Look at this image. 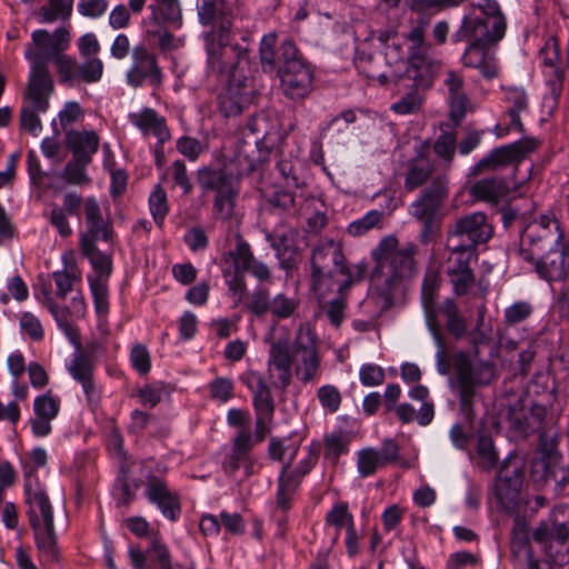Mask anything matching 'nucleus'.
Wrapping results in <instances>:
<instances>
[{
	"label": "nucleus",
	"mask_w": 569,
	"mask_h": 569,
	"mask_svg": "<svg viewBox=\"0 0 569 569\" xmlns=\"http://www.w3.org/2000/svg\"><path fill=\"white\" fill-rule=\"evenodd\" d=\"M83 211L87 232L82 233L81 237L90 238L92 243L98 239L103 241L111 240L112 226L110 221L103 219L100 206L93 197H89L84 200Z\"/></svg>",
	"instance_id": "nucleus-25"
},
{
	"label": "nucleus",
	"mask_w": 569,
	"mask_h": 569,
	"mask_svg": "<svg viewBox=\"0 0 569 569\" xmlns=\"http://www.w3.org/2000/svg\"><path fill=\"white\" fill-rule=\"evenodd\" d=\"M467 0H407L408 8L416 13L440 12L456 8Z\"/></svg>",
	"instance_id": "nucleus-54"
},
{
	"label": "nucleus",
	"mask_w": 569,
	"mask_h": 569,
	"mask_svg": "<svg viewBox=\"0 0 569 569\" xmlns=\"http://www.w3.org/2000/svg\"><path fill=\"white\" fill-rule=\"evenodd\" d=\"M378 39L385 44V56L389 64L405 61L406 52L396 33L385 31L379 34Z\"/></svg>",
	"instance_id": "nucleus-55"
},
{
	"label": "nucleus",
	"mask_w": 569,
	"mask_h": 569,
	"mask_svg": "<svg viewBox=\"0 0 569 569\" xmlns=\"http://www.w3.org/2000/svg\"><path fill=\"white\" fill-rule=\"evenodd\" d=\"M269 372L276 373L277 388L286 390L292 379V366L297 379L303 383L318 380L321 375V359L317 345V336L308 323H301L291 343L277 341L269 350Z\"/></svg>",
	"instance_id": "nucleus-2"
},
{
	"label": "nucleus",
	"mask_w": 569,
	"mask_h": 569,
	"mask_svg": "<svg viewBox=\"0 0 569 569\" xmlns=\"http://www.w3.org/2000/svg\"><path fill=\"white\" fill-rule=\"evenodd\" d=\"M252 446V436L248 435L247 431L236 435L232 440L231 452L222 461V468L228 476H233L243 461L248 460V453Z\"/></svg>",
	"instance_id": "nucleus-33"
},
{
	"label": "nucleus",
	"mask_w": 569,
	"mask_h": 569,
	"mask_svg": "<svg viewBox=\"0 0 569 569\" xmlns=\"http://www.w3.org/2000/svg\"><path fill=\"white\" fill-rule=\"evenodd\" d=\"M198 17L202 26H211L216 31H220L223 20L232 24L226 0H202L198 6Z\"/></svg>",
	"instance_id": "nucleus-37"
},
{
	"label": "nucleus",
	"mask_w": 569,
	"mask_h": 569,
	"mask_svg": "<svg viewBox=\"0 0 569 569\" xmlns=\"http://www.w3.org/2000/svg\"><path fill=\"white\" fill-rule=\"evenodd\" d=\"M443 84L448 91L451 119L459 122L463 119L468 104L463 77L455 70H446Z\"/></svg>",
	"instance_id": "nucleus-26"
},
{
	"label": "nucleus",
	"mask_w": 569,
	"mask_h": 569,
	"mask_svg": "<svg viewBox=\"0 0 569 569\" xmlns=\"http://www.w3.org/2000/svg\"><path fill=\"white\" fill-rule=\"evenodd\" d=\"M317 397L321 407L330 413L337 412L341 406L342 397L336 386L325 385L320 387Z\"/></svg>",
	"instance_id": "nucleus-59"
},
{
	"label": "nucleus",
	"mask_w": 569,
	"mask_h": 569,
	"mask_svg": "<svg viewBox=\"0 0 569 569\" xmlns=\"http://www.w3.org/2000/svg\"><path fill=\"white\" fill-rule=\"evenodd\" d=\"M59 80L63 84L73 86L77 82H98L103 73V63L100 59H86L78 62L70 56L59 54L54 59Z\"/></svg>",
	"instance_id": "nucleus-19"
},
{
	"label": "nucleus",
	"mask_w": 569,
	"mask_h": 569,
	"mask_svg": "<svg viewBox=\"0 0 569 569\" xmlns=\"http://www.w3.org/2000/svg\"><path fill=\"white\" fill-rule=\"evenodd\" d=\"M348 290L349 289H346L341 292L339 289V282H337L338 297L331 299L321 307L330 323L335 327H339L345 319Z\"/></svg>",
	"instance_id": "nucleus-52"
},
{
	"label": "nucleus",
	"mask_w": 569,
	"mask_h": 569,
	"mask_svg": "<svg viewBox=\"0 0 569 569\" xmlns=\"http://www.w3.org/2000/svg\"><path fill=\"white\" fill-rule=\"evenodd\" d=\"M34 413L49 420H53L59 412L60 401L50 395H42L34 399Z\"/></svg>",
	"instance_id": "nucleus-63"
},
{
	"label": "nucleus",
	"mask_w": 569,
	"mask_h": 569,
	"mask_svg": "<svg viewBox=\"0 0 569 569\" xmlns=\"http://www.w3.org/2000/svg\"><path fill=\"white\" fill-rule=\"evenodd\" d=\"M144 496L171 522L177 521L180 517V496L177 491L169 488L161 475L148 473L146 476Z\"/></svg>",
	"instance_id": "nucleus-20"
},
{
	"label": "nucleus",
	"mask_w": 569,
	"mask_h": 569,
	"mask_svg": "<svg viewBox=\"0 0 569 569\" xmlns=\"http://www.w3.org/2000/svg\"><path fill=\"white\" fill-rule=\"evenodd\" d=\"M150 212L158 226H161L164 217L168 213V201L167 193L160 187L157 186L149 197Z\"/></svg>",
	"instance_id": "nucleus-58"
},
{
	"label": "nucleus",
	"mask_w": 569,
	"mask_h": 569,
	"mask_svg": "<svg viewBox=\"0 0 569 569\" xmlns=\"http://www.w3.org/2000/svg\"><path fill=\"white\" fill-rule=\"evenodd\" d=\"M512 551L517 555L522 553L528 569H552L549 562L540 563L533 558L531 547L528 541L527 523L520 518L515 519L512 529Z\"/></svg>",
	"instance_id": "nucleus-32"
},
{
	"label": "nucleus",
	"mask_w": 569,
	"mask_h": 569,
	"mask_svg": "<svg viewBox=\"0 0 569 569\" xmlns=\"http://www.w3.org/2000/svg\"><path fill=\"white\" fill-rule=\"evenodd\" d=\"M523 483V462L517 458L507 459L496 478L495 495L502 508L515 512L520 503V490Z\"/></svg>",
	"instance_id": "nucleus-13"
},
{
	"label": "nucleus",
	"mask_w": 569,
	"mask_h": 569,
	"mask_svg": "<svg viewBox=\"0 0 569 569\" xmlns=\"http://www.w3.org/2000/svg\"><path fill=\"white\" fill-rule=\"evenodd\" d=\"M250 77L232 72L226 89L219 94V110L224 117L239 116L252 102L253 87Z\"/></svg>",
	"instance_id": "nucleus-18"
},
{
	"label": "nucleus",
	"mask_w": 569,
	"mask_h": 569,
	"mask_svg": "<svg viewBox=\"0 0 569 569\" xmlns=\"http://www.w3.org/2000/svg\"><path fill=\"white\" fill-rule=\"evenodd\" d=\"M509 191V187L501 178H485L470 187V194L477 200L498 202Z\"/></svg>",
	"instance_id": "nucleus-40"
},
{
	"label": "nucleus",
	"mask_w": 569,
	"mask_h": 569,
	"mask_svg": "<svg viewBox=\"0 0 569 569\" xmlns=\"http://www.w3.org/2000/svg\"><path fill=\"white\" fill-rule=\"evenodd\" d=\"M69 372L81 383L88 401L97 402L98 393L92 381V362L89 356L82 351L76 353L69 366Z\"/></svg>",
	"instance_id": "nucleus-29"
},
{
	"label": "nucleus",
	"mask_w": 569,
	"mask_h": 569,
	"mask_svg": "<svg viewBox=\"0 0 569 569\" xmlns=\"http://www.w3.org/2000/svg\"><path fill=\"white\" fill-rule=\"evenodd\" d=\"M280 89L291 100L307 98L313 89V71L307 62H291L288 67H278Z\"/></svg>",
	"instance_id": "nucleus-22"
},
{
	"label": "nucleus",
	"mask_w": 569,
	"mask_h": 569,
	"mask_svg": "<svg viewBox=\"0 0 569 569\" xmlns=\"http://www.w3.org/2000/svg\"><path fill=\"white\" fill-rule=\"evenodd\" d=\"M232 163L201 167L197 171V182L204 191H213L212 212L216 219L229 220L234 213L240 192V178L231 168Z\"/></svg>",
	"instance_id": "nucleus-5"
},
{
	"label": "nucleus",
	"mask_w": 569,
	"mask_h": 569,
	"mask_svg": "<svg viewBox=\"0 0 569 569\" xmlns=\"http://www.w3.org/2000/svg\"><path fill=\"white\" fill-rule=\"evenodd\" d=\"M538 143V140L531 138L495 148L471 168L470 176L477 177L483 172L517 166L528 153L537 149Z\"/></svg>",
	"instance_id": "nucleus-14"
},
{
	"label": "nucleus",
	"mask_w": 569,
	"mask_h": 569,
	"mask_svg": "<svg viewBox=\"0 0 569 569\" xmlns=\"http://www.w3.org/2000/svg\"><path fill=\"white\" fill-rule=\"evenodd\" d=\"M253 153L254 150L252 144L248 143L247 141H241L238 143L231 162L236 163L237 170L234 172L239 174V178L243 173H249L254 169L256 158Z\"/></svg>",
	"instance_id": "nucleus-53"
},
{
	"label": "nucleus",
	"mask_w": 569,
	"mask_h": 569,
	"mask_svg": "<svg viewBox=\"0 0 569 569\" xmlns=\"http://www.w3.org/2000/svg\"><path fill=\"white\" fill-rule=\"evenodd\" d=\"M129 120L141 130L143 134L152 133L158 139L159 144H163L171 138L164 118L160 117L151 108H143L139 112L130 113Z\"/></svg>",
	"instance_id": "nucleus-27"
},
{
	"label": "nucleus",
	"mask_w": 569,
	"mask_h": 569,
	"mask_svg": "<svg viewBox=\"0 0 569 569\" xmlns=\"http://www.w3.org/2000/svg\"><path fill=\"white\" fill-rule=\"evenodd\" d=\"M481 17L466 16L458 28V37L470 34L477 40L503 39L507 18L498 0H480L473 6Z\"/></svg>",
	"instance_id": "nucleus-11"
},
{
	"label": "nucleus",
	"mask_w": 569,
	"mask_h": 569,
	"mask_svg": "<svg viewBox=\"0 0 569 569\" xmlns=\"http://www.w3.org/2000/svg\"><path fill=\"white\" fill-rule=\"evenodd\" d=\"M457 36H459L458 29L451 36L453 43L469 42L461 58L463 66L478 69L487 79L495 78L498 72L497 66L493 58L489 57L487 48L496 46L501 39L477 40L470 34Z\"/></svg>",
	"instance_id": "nucleus-17"
},
{
	"label": "nucleus",
	"mask_w": 569,
	"mask_h": 569,
	"mask_svg": "<svg viewBox=\"0 0 569 569\" xmlns=\"http://www.w3.org/2000/svg\"><path fill=\"white\" fill-rule=\"evenodd\" d=\"M456 142L455 133L442 132L435 141L433 151L439 158L450 164L456 152Z\"/></svg>",
	"instance_id": "nucleus-62"
},
{
	"label": "nucleus",
	"mask_w": 569,
	"mask_h": 569,
	"mask_svg": "<svg viewBox=\"0 0 569 569\" xmlns=\"http://www.w3.org/2000/svg\"><path fill=\"white\" fill-rule=\"evenodd\" d=\"M80 249L84 257H87L96 272L94 277L88 279H99L101 281H108L112 272V259L111 256L101 252L97 249L96 243H92L90 238H80Z\"/></svg>",
	"instance_id": "nucleus-31"
},
{
	"label": "nucleus",
	"mask_w": 569,
	"mask_h": 569,
	"mask_svg": "<svg viewBox=\"0 0 569 569\" xmlns=\"http://www.w3.org/2000/svg\"><path fill=\"white\" fill-rule=\"evenodd\" d=\"M47 308L54 318L59 329L63 331V333L72 345L79 348V333L78 330L72 325V318H74V315L72 313L70 308L67 306L61 307L56 301L50 302V306H48Z\"/></svg>",
	"instance_id": "nucleus-44"
},
{
	"label": "nucleus",
	"mask_w": 569,
	"mask_h": 569,
	"mask_svg": "<svg viewBox=\"0 0 569 569\" xmlns=\"http://www.w3.org/2000/svg\"><path fill=\"white\" fill-rule=\"evenodd\" d=\"M277 43V34L274 32H270L262 37L260 41L259 54L260 61L262 64V69L264 71H273L278 70V53L274 51V46Z\"/></svg>",
	"instance_id": "nucleus-51"
},
{
	"label": "nucleus",
	"mask_w": 569,
	"mask_h": 569,
	"mask_svg": "<svg viewBox=\"0 0 569 569\" xmlns=\"http://www.w3.org/2000/svg\"><path fill=\"white\" fill-rule=\"evenodd\" d=\"M73 0H49L48 6L40 8L41 22L50 23L56 20H66L72 12Z\"/></svg>",
	"instance_id": "nucleus-48"
},
{
	"label": "nucleus",
	"mask_w": 569,
	"mask_h": 569,
	"mask_svg": "<svg viewBox=\"0 0 569 569\" xmlns=\"http://www.w3.org/2000/svg\"><path fill=\"white\" fill-rule=\"evenodd\" d=\"M33 532L41 559L46 562H56L59 558V549L54 526H41L34 528Z\"/></svg>",
	"instance_id": "nucleus-43"
},
{
	"label": "nucleus",
	"mask_w": 569,
	"mask_h": 569,
	"mask_svg": "<svg viewBox=\"0 0 569 569\" xmlns=\"http://www.w3.org/2000/svg\"><path fill=\"white\" fill-rule=\"evenodd\" d=\"M477 465L482 470L493 469L498 463V452L493 440L488 436H479L477 441Z\"/></svg>",
	"instance_id": "nucleus-49"
},
{
	"label": "nucleus",
	"mask_w": 569,
	"mask_h": 569,
	"mask_svg": "<svg viewBox=\"0 0 569 569\" xmlns=\"http://www.w3.org/2000/svg\"><path fill=\"white\" fill-rule=\"evenodd\" d=\"M242 382L252 392L254 411H274L270 388L259 372H246L242 376Z\"/></svg>",
	"instance_id": "nucleus-30"
},
{
	"label": "nucleus",
	"mask_w": 569,
	"mask_h": 569,
	"mask_svg": "<svg viewBox=\"0 0 569 569\" xmlns=\"http://www.w3.org/2000/svg\"><path fill=\"white\" fill-rule=\"evenodd\" d=\"M535 270L548 282H565L569 278V244L563 242L536 256Z\"/></svg>",
	"instance_id": "nucleus-23"
},
{
	"label": "nucleus",
	"mask_w": 569,
	"mask_h": 569,
	"mask_svg": "<svg viewBox=\"0 0 569 569\" xmlns=\"http://www.w3.org/2000/svg\"><path fill=\"white\" fill-rule=\"evenodd\" d=\"M302 478L303 477L300 476L299 472L290 469V462L283 466L278 478L277 506L279 508L282 510H288L290 508L291 499L297 492Z\"/></svg>",
	"instance_id": "nucleus-35"
},
{
	"label": "nucleus",
	"mask_w": 569,
	"mask_h": 569,
	"mask_svg": "<svg viewBox=\"0 0 569 569\" xmlns=\"http://www.w3.org/2000/svg\"><path fill=\"white\" fill-rule=\"evenodd\" d=\"M408 73V79L413 81V90L405 94L399 101L391 106V110L399 114H409L416 112L421 106V96L419 94L422 88H417L416 81Z\"/></svg>",
	"instance_id": "nucleus-56"
},
{
	"label": "nucleus",
	"mask_w": 569,
	"mask_h": 569,
	"mask_svg": "<svg viewBox=\"0 0 569 569\" xmlns=\"http://www.w3.org/2000/svg\"><path fill=\"white\" fill-rule=\"evenodd\" d=\"M148 34L157 38V46L161 52H171L181 48L184 43L182 38L174 37L171 32L162 27L149 30Z\"/></svg>",
	"instance_id": "nucleus-60"
},
{
	"label": "nucleus",
	"mask_w": 569,
	"mask_h": 569,
	"mask_svg": "<svg viewBox=\"0 0 569 569\" xmlns=\"http://www.w3.org/2000/svg\"><path fill=\"white\" fill-rule=\"evenodd\" d=\"M350 439L343 431H335L323 437L325 458L337 462L339 457L348 451Z\"/></svg>",
	"instance_id": "nucleus-45"
},
{
	"label": "nucleus",
	"mask_w": 569,
	"mask_h": 569,
	"mask_svg": "<svg viewBox=\"0 0 569 569\" xmlns=\"http://www.w3.org/2000/svg\"><path fill=\"white\" fill-rule=\"evenodd\" d=\"M428 329L437 347V370L446 376L452 368L455 378L451 388L459 400V411L465 421L472 425L476 417L475 405L480 397V389L496 380V367L490 361H473L466 351H458L449 357L441 325L433 323Z\"/></svg>",
	"instance_id": "nucleus-1"
},
{
	"label": "nucleus",
	"mask_w": 569,
	"mask_h": 569,
	"mask_svg": "<svg viewBox=\"0 0 569 569\" xmlns=\"http://www.w3.org/2000/svg\"><path fill=\"white\" fill-rule=\"evenodd\" d=\"M91 162L72 157V159L66 164L61 178L64 179L69 184L87 186L90 183V178L87 174V167Z\"/></svg>",
	"instance_id": "nucleus-47"
},
{
	"label": "nucleus",
	"mask_w": 569,
	"mask_h": 569,
	"mask_svg": "<svg viewBox=\"0 0 569 569\" xmlns=\"http://www.w3.org/2000/svg\"><path fill=\"white\" fill-rule=\"evenodd\" d=\"M566 242L560 222L552 214H542L528 223L520 232L519 244L509 247V252L533 262L536 256Z\"/></svg>",
	"instance_id": "nucleus-7"
},
{
	"label": "nucleus",
	"mask_w": 569,
	"mask_h": 569,
	"mask_svg": "<svg viewBox=\"0 0 569 569\" xmlns=\"http://www.w3.org/2000/svg\"><path fill=\"white\" fill-rule=\"evenodd\" d=\"M493 227L487 214L471 212L456 219L448 228L447 247L453 254H475L479 244L488 242Z\"/></svg>",
	"instance_id": "nucleus-9"
},
{
	"label": "nucleus",
	"mask_w": 569,
	"mask_h": 569,
	"mask_svg": "<svg viewBox=\"0 0 569 569\" xmlns=\"http://www.w3.org/2000/svg\"><path fill=\"white\" fill-rule=\"evenodd\" d=\"M232 24L223 20L220 31L210 30L204 34L207 61L211 72L216 74L232 72L242 73L247 64V49L239 46H229V33Z\"/></svg>",
	"instance_id": "nucleus-8"
},
{
	"label": "nucleus",
	"mask_w": 569,
	"mask_h": 569,
	"mask_svg": "<svg viewBox=\"0 0 569 569\" xmlns=\"http://www.w3.org/2000/svg\"><path fill=\"white\" fill-rule=\"evenodd\" d=\"M381 220V212L378 210L369 211L365 217L351 222L348 226V233L353 237H359L379 224Z\"/></svg>",
	"instance_id": "nucleus-64"
},
{
	"label": "nucleus",
	"mask_w": 569,
	"mask_h": 569,
	"mask_svg": "<svg viewBox=\"0 0 569 569\" xmlns=\"http://www.w3.org/2000/svg\"><path fill=\"white\" fill-rule=\"evenodd\" d=\"M358 471L361 477L372 476L378 468L383 467L381 460H379L377 450L373 448H366L358 452Z\"/></svg>",
	"instance_id": "nucleus-57"
},
{
	"label": "nucleus",
	"mask_w": 569,
	"mask_h": 569,
	"mask_svg": "<svg viewBox=\"0 0 569 569\" xmlns=\"http://www.w3.org/2000/svg\"><path fill=\"white\" fill-rule=\"evenodd\" d=\"M129 86L139 88L144 82L158 87L162 81V71L154 53L144 44L133 47L131 51V66L126 74Z\"/></svg>",
	"instance_id": "nucleus-21"
},
{
	"label": "nucleus",
	"mask_w": 569,
	"mask_h": 569,
	"mask_svg": "<svg viewBox=\"0 0 569 569\" xmlns=\"http://www.w3.org/2000/svg\"><path fill=\"white\" fill-rule=\"evenodd\" d=\"M232 260L234 271L233 274L227 279L228 289L232 297L238 293L246 292V281L243 272H249L258 281H268L271 277L269 267L256 259L251 251L250 244L242 238L241 234H236V246L226 253V260Z\"/></svg>",
	"instance_id": "nucleus-12"
},
{
	"label": "nucleus",
	"mask_w": 569,
	"mask_h": 569,
	"mask_svg": "<svg viewBox=\"0 0 569 569\" xmlns=\"http://www.w3.org/2000/svg\"><path fill=\"white\" fill-rule=\"evenodd\" d=\"M545 417V408L532 406L529 410L521 409L510 412L509 420L511 427L521 435H529L539 429Z\"/></svg>",
	"instance_id": "nucleus-38"
},
{
	"label": "nucleus",
	"mask_w": 569,
	"mask_h": 569,
	"mask_svg": "<svg viewBox=\"0 0 569 569\" xmlns=\"http://www.w3.org/2000/svg\"><path fill=\"white\" fill-rule=\"evenodd\" d=\"M27 515L32 529L53 526L52 506L48 495L40 487L26 486Z\"/></svg>",
	"instance_id": "nucleus-24"
},
{
	"label": "nucleus",
	"mask_w": 569,
	"mask_h": 569,
	"mask_svg": "<svg viewBox=\"0 0 569 569\" xmlns=\"http://www.w3.org/2000/svg\"><path fill=\"white\" fill-rule=\"evenodd\" d=\"M568 538L569 526L563 522H552L550 527L548 557L553 563L562 565L565 558L569 555V548L566 546Z\"/></svg>",
	"instance_id": "nucleus-42"
},
{
	"label": "nucleus",
	"mask_w": 569,
	"mask_h": 569,
	"mask_svg": "<svg viewBox=\"0 0 569 569\" xmlns=\"http://www.w3.org/2000/svg\"><path fill=\"white\" fill-rule=\"evenodd\" d=\"M299 306V299L284 293L271 298L269 289L264 287L256 288L246 303V308L256 317H263L269 312L278 321L291 318Z\"/></svg>",
	"instance_id": "nucleus-15"
},
{
	"label": "nucleus",
	"mask_w": 569,
	"mask_h": 569,
	"mask_svg": "<svg viewBox=\"0 0 569 569\" xmlns=\"http://www.w3.org/2000/svg\"><path fill=\"white\" fill-rule=\"evenodd\" d=\"M99 136L94 131L70 130L66 133V143L72 151V157L92 161V156L99 148Z\"/></svg>",
	"instance_id": "nucleus-28"
},
{
	"label": "nucleus",
	"mask_w": 569,
	"mask_h": 569,
	"mask_svg": "<svg viewBox=\"0 0 569 569\" xmlns=\"http://www.w3.org/2000/svg\"><path fill=\"white\" fill-rule=\"evenodd\" d=\"M116 486L120 490V496L118 498L119 503L128 506L136 498V493L140 488V481L130 480L127 471L121 469V472L117 478Z\"/></svg>",
	"instance_id": "nucleus-61"
},
{
	"label": "nucleus",
	"mask_w": 569,
	"mask_h": 569,
	"mask_svg": "<svg viewBox=\"0 0 569 569\" xmlns=\"http://www.w3.org/2000/svg\"><path fill=\"white\" fill-rule=\"evenodd\" d=\"M326 523L336 528L337 532L333 538V543L338 540L340 530L346 527L350 528L355 525L353 516L349 512L346 502L336 503L326 516Z\"/></svg>",
	"instance_id": "nucleus-46"
},
{
	"label": "nucleus",
	"mask_w": 569,
	"mask_h": 569,
	"mask_svg": "<svg viewBox=\"0 0 569 569\" xmlns=\"http://www.w3.org/2000/svg\"><path fill=\"white\" fill-rule=\"evenodd\" d=\"M32 41L37 48V50H28L26 52V58L29 60V56L41 54L47 58V67H49V62L58 56L56 51H53V42L51 34L43 29H39L32 32Z\"/></svg>",
	"instance_id": "nucleus-50"
},
{
	"label": "nucleus",
	"mask_w": 569,
	"mask_h": 569,
	"mask_svg": "<svg viewBox=\"0 0 569 569\" xmlns=\"http://www.w3.org/2000/svg\"><path fill=\"white\" fill-rule=\"evenodd\" d=\"M467 254H457L451 267L448 268V276L457 296H465L475 283V276L469 267Z\"/></svg>",
	"instance_id": "nucleus-34"
},
{
	"label": "nucleus",
	"mask_w": 569,
	"mask_h": 569,
	"mask_svg": "<svg viewBox=\"0 0 569 569\" xmlns=\"http://www.w3.org/2000/svg\"><path fill=\"white\" fill-rule=\"evenodd\" d=\"M417 247L407 243L400 247L396 237L383 238L372 250L376 267L371 274L373 295L381 310L393 303L395 292L416 273Z\"/></svg>",
	"instance_id": "nucleus-4"
},
{
	"label": "nucleus",
	"mask_w": 569,
	"mask_h": 569,
	"mask_svg": "<svg viewBox=\"0 0 569 569\" xmlns=\"http://www.w3.org/2000/svg\"><path fill=\"white\" fill-rule=\"evenodd\" d=\"M441 315L446 320V329L456 340H460L467 333V322L460 315L457 303L452 299H446L437 307V316Z\"/></svg>",
	"instance_id": "nucleus-41"
},
{
	"label": "nucleus",
	"mask_w": 569,
	"mask_h": 569,
	"mask_svg": "<svg viewBox=\"0 0 569 569\" xmlns=\"http://www.w3.org/2000/svg\"><path fill=\"white\" fill-rule=\"evenodd\" d=\"M429 21L418 18L405 34L408 47V73L417 88L429 89L442 69V62L432 54V46L426 40Z\"/></svg>",
	"instance_id": "nucleus-6"
},
{
	"label": "nucleus",
	"mask_w": 569,
	"mask_h": 569,
	"mask_svg": "<svg viewBox=\"0 0 569 569\" xmlns=\"http://www.w3.org/2000/svg\"><path fill=\"white\" fill-rule=\"evenodd\" d=\"M310 263L311 271H316L317 276L328 270L338 271L339 274L343 276L345 279L338 281L341 292L362 281L368 269L363 261L351 267L347 266L342 246L333 239L322 240L312 249Z\"/></svg>",
	"instance_id": "nucleus-10"
},
{
	"label": "nucleus",
	"mask_w": 569,
	"mask_h": 569,
	"mask_svg": "<svg viewBox=\"0 0 569 569\" xmlns=\"http://www.w3.org/2000/svg\"><path fill=\"white\" fill-rule=\"evenodd\" d=\"M440 283V278L437 271L429 270L423 278L421 289V301L423 306L426 322L428 328L433 323L440 325L437 320L436 297Z\"/></svg>",
	"instance_id": "nucleus-36"
},
{
	"label": "nucleus",
	"mask_w": 569,
	"mask_h": 569,
	"mask_svg": "<svg viewBox=\"0 0 569 569\" xmlns=\"http://www.w3.org/2000/svg\"><path fill=\"white\" fill-rule=\"evenodd\" d=\"M31 63L24 100L37 110L47 111L53 92V79L47 67V58L41 54L29 56Z\"/></svg>",
	"instance_id": "nucleus-16"
},
{
	"label": "nucleus",
	"mask_w": 569,
	"mask_h": 569,
	"mask_svg": "<svg viewBox=\"0 0 569 569\" xmlns=\"http://www.w3.org/2000/svg\"><path fill=\"white\" fill-rule=\"evenodd\" d=\"M50 277L56 286V297L62 300L66 299L67 295L72 292L76 284L81 281V272L76 261L67 260L66 258L63 270L54 271Z\"/></svg>",
	"instance_id": "nucleus-39"
},
{
	"label": "nucleus",
	"mask_w": 569,
	"mask_h": 569,
	"mask_svg": "<svg viewBox=\"0 0 569 569\" xmlns=\"http://www.w3.org/2000/svg\"><path fill=\"white\" fill-rule=\"evenodd\" d=\"M435 164L423 151L408 161L405 178V189L409 192L423 186L430 178V183L410 204V214L423 224L421 241L427 243L431 236L439 230L437 216L449 196V180L446 174L433 176Z\"/></svg>",
	"instance_id": "nucleus-3"
}]
</instances>
